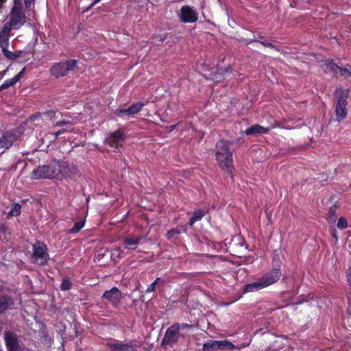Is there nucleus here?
I'll return each instance as SVG.
<instances>
[{
	"mask_svg": "<svg viewBox=\"0 0 351 351\" xmlns=\"http://www.w3.org/2000/svg\"><path fill=\"white\" fill-rule=\"evenodd\" d=\"M35 1L29 2L27 0H14L9 20L5 24L12 29H20L27 19L34 16Z\"/></svg>",
	"mask_w": 351,
	"mask_h": 351,
	"instance_id": "f257e3e1",
	"label": "nucleus"
},
{
	"mask_svg": "<svg viewBox=\"0 0 351 351\" xmlns=\"http://www.w3.org/2000/svg\"><path fill=\"white\" fill-rule=\"evenodd\" d=\"M281 276L282 272L279 267L272 268L258 280L245 285L243 292L250 293L260 291L278 282Z\"/></svg>",
	"mask_w": 351,
	"mask_h": 351,
	"instance_id": "f03ea898",
	"label": "nucleus"
},
{
	"mask_svg": "<svg viewBox=\"0 0 351 351\" xmlns=\"http://www.w3.org/2000/svg\"><path fill=\"white\" fill-rule=\"evenodd\" d=\"M193 328V325L189 324L176 323L169 326L162 339V345H168L172 347L180 337L189 336V330Z\"/></svg>",
	"mask_w": 351,
	"mask_h": 351,
	"instance_id": "7ed1b4c3",
	"label": "nucleus"
},
{
	"mask_svg": "<svg viewBox=\"0 0 351 351\" xmlns=\"http://www.w3.org/2000/svg\"><path fill=\"white\" fill-rule=\"evenodd\" d=\"M216 160L221 169L232 174L234 169L232 155L223 140L217 141L216 144Z\"/></svg>",
	"mask_w": 351,
	"mask_h": 351,
	"instance_id": "20e7f679",
	"label": "nucleus"
},
{
	"mask_svg": "<svg viewBox=\"0 0 351 351\" xmlns=\"http://www.w3.org/2000/svg\"><path fill=\"white\" fill-rule=\"evenodd\" d=\"M59 165V160H53L49 165L38 167L32 173L34 179L58 178L60 176V171L63 168Z\"/></svg>",
	"mask_w": 351,
	"mask_h": 351,
	"instance_id": "39448f33",
	"label": "nucleus"
},
{
	"mask_svg": "<svg viewBox=\"0 0 351 351\" xmlns=\"http://www.w3.org/2000/svg\"><path fill=\"white\" fill-rule=\"evenodd\" d=\"M335 95L337 97V101L335 105V117L338 122L345 119L348 115L347 99L348 97V90L342 88H337Z\"/></svg>",
	"mask_w": 351,
	"mask_h": 351,
	"instance_id": "423d86ee",
	"label": "nucleus"
},
{
	"mask_svg": "<svg viewBox=\"0 0 351 351\" xmlns=\"http://www.w3.org/2000/svg\"><path fill=\"white\" fill-rule=\"evenodd\" d=\"M77 60H68L65 62L54 63L50 69V74L56 78L64 77L77 68Z\"/></svg>",
	"mask_w": 351,
	"mask_h": 351,
	"instance_id": "0eeeda50",
	"label": "nucleus"
},
{
	"mask_svg": "<svg viewBox=\"0 0 351 351\" xmlns=\"http://www.w3.org/2000/svg\"><path fill=\"white\" fill-rule=\"evenodd\" d=\"M180 21L184 23H194L198 20V12L193 6L184 5L177 12Z\"/></svg>",
	"mask_w": 351,
	"mask_h": 351,
	"instance_id": "6e6552de",
	"label": "nucleus"
},
{
	"mask_svg": "<svg viewBox=\"0 0 351 351\" xmlns=\"http://www.w3.org/2000/svg\"><path fill=\"white\" fill-rule=\"evenodd\" d=\"M32 248V257L35 259V263L40 265H45L49 258V255L47 253V246L40 242H37L33 245Z\"/></svg>",
	"mask_w": 351,
	"mask_h": 351,
	"instance_id": "1a4fd4ad",
	"label": "nucleus"
},
{
	"mask_svg": "<svg viewBox=\"0 0 351 351\" xmlns=\"http://www.w3.org/2000/svg\"><path fill=\"white\" fill-rule=\"evenodd\" d=\"M124 140L125 135L123 132L117 130L110 133L109 136L106 138L105 142L110 147L118 149L122 146Z\"/></svg>",
	"mask_w": 351,
	"mask_h": 351,
	"instance_id": "9d476101",
	"label": "nucleus"
},
{
	"mask_svg": "<svg viewBox=\"0 0 351 351\" xmlns=\"http://www.w3.org/2000/svg\"><path fill=\"white\" fill-rule=\"evenodd\" d=\"M219 348H227L232 350L234 348V345L227 341H210L203 345V351H212Z\"/></svg>",
	"mask_w": 351,
	"mask_h": 351,
	"instance_id": "9b49d317",
	"label": "nucleus"
},
{
	"mask_svg": "<svg viewBox=\"0 0 351 351\" xmlns=\"http://www.w3.org/2000/svg\"><path fill=\"white\" fill-rule=\"evenodd\" d=\"M16 140V136L13 132H5L0 136V154L10 148Z\"/></svg>",
	"mask_w": 351,
	"mask_h": 351,
	"instance_id": "f8f14e48",
	"label": "nucleus"
},
{
	"mask_svg": "<svg viewBox=\"0 0 351 351\" xmlns=\"http://www.w3.org/2000/svg\"><path fill=\"white\" fill-rule=\"evenodd\" d=\"M102 298L108 301L113 306L116 307L120 303L121 293L118 288L114 287L111 289L106 291Z\"/></svg>",
	"mask_w": 351,
	"mask_h": 351,
	"instance_id": "ddd939ff",
	"label": "nucleus"
},
{
	"mask_svg": "<svg viewBox=\"0 0 351 351\" xmlns=\"http://www.w3.org/2000/svg\"><path fill=\"white\" fill-rule=\"evenodd\" d=\"M325 65L326 71L331 73L332 75H340L345 77H348L351 75V72L347 69L338 66L332 60H326Z\"/></svg>",
	"mask_w": 351,
	"mask_h": 351,
	"instance_id": "4468645a",
	"label": "nucleus"
},
{
	"mask_svg": "<svg viewBox=\"0 0 351 351\" xmlns=\"http://www.w3.org/2000/svg\"><path fill=\"white\" fill-rule=\"evenodd\" d=\"M5 342L8 351H19V341L18 336L12 332L5 333Z\"/></svg>",
	"mask_w": 351,
	"mask_h": 351,
	"instance_id": "2eb2a0df",
	"label": "nucleus"
},
{
	"mask_svg": "<svg viewBox=\"0 0 351 351\" xmlns=\"http://www.w3.org/2000/svg\"><path fill=\"white\" fill-rule=\"evenodd\" d=\"M106 345L112 351H138L132 344L119 341H109Z\"/></svg>",
	"mask_w": 351,
	"mask_h": 351,
	"instance_id": "dca6fc26",
	"label": "nucleus"
},
{
	"mask_svg": "<svg viewBox=\"0 0 351 351\" xmlns=\"http://www.w3.org/2000/svg\"><path fill=\"white\" fill-rule=\"evenodd\" d=\"M64 168H61L60 171L59 178H74L77 173V169L73 165H69L64 161L59 160V165H63Z\"/></svg>",
	"mask_w": 351,
	"mask_h": 351,
	"instance_id": "f3484780",
	"label": "nucleus"
},
{
	"mask_svg": "<svg viewBox=\"0 0 351 351\" xmlns=\"http://www.w3.org/2000/svg\"><path fill=\"white\" fill-rule=\"evenodd\" d=\"M12 30V29L11 28H10L8 25L4 24L2 29L0 32V47L1 49L8 47L9 40L11 36Z\"/></svg>",
	"mask_w": 351,
	"mask_h": 351,
	"instance_id": "a211bd4d",
	"label": "nucleus"
},
{
	"mask_svg": "<svg viewBox=\"0 0 351 351\" xmlns=\"http://www.w3.org/2000/svg\"><path fill=\"white\" fill-rule=\"evenodd\" d=\"M269 132L268 128H264L260 125L255 124L245 130V134L247 136L254 134H263Z\"/></svg>",
	"mask_w": 351,
	"mask_h": 351,
	"instance_id": "6ab92c4d",
	"label": "nucleus"
},
{
	"mask_svg": "<svg viewBox=\"0 0 351 351\" xmlns=\"http://www.w3.org/2000/svg\"><path fill=\"white\" fill-rule=\"evenodd\" d=\"M141 239L142 237H128L125 238L123 242L125 248L128 250H135Z\"/></svg>",
	"mask_w": 351,
	"mask_h": 351,
	"instance_id": "aec40b11",
	"label": "nucleus"
},
{
	"mask_svg": "<svg viewBox=\"0 0 351 351\" xmlns=\"http://www.w3.org/2000/svg\"><path fill=\"white\" fill-rule=\"evenodd\" d=\"M25 68H23L18 74H16L14 77L5 80L2 85L3 89L8 88L11 86L15 85L19 80L22 77L24 74Z\"/></svg>",
	"mask_w": 351,
	"mask_h": 351,
	"instance_id": "412c9836",
	"label": "nucleus"
},
{
	"mask_svg": "<svg viewBox=\"0 0 351 351\" xmlns=\"http://www.w3.org/2000/svg\"><path fill=\"white\" fill-rule=\"evenodd\" d=\"M13 304L11 297L4 295L0 297V314L4 313L10 306Z\"/></svg>",
	"mask_w": 351,
	"mask_h": 351,
	"instance_id": "4be33fe9",
	"label": "nucleus"
},
{
	"mask_svg": "<svg viewBox=\"0 0 351 351\" xmlns=\"http://www.w3.org/2000/svg\"><path fill=\"white\" fill-rule=\"evenodd\" d=\"M206 211L202 209H197L193 213V217L190 219L189 225L192 226L196 221L201 220L205 215Z\"/></svg>",
	"mask_w": 351,
	"mask_h": 351,
	"instance_id": "5701e85b",
	"label": "nucleus"
},
{
	"mask_svg": "<svg viewBox=\"0 0 351 351\" xmlns=\"http://www.w3.org/2000/svg\"><path fill=\"white\" fill-rule=\"evenodd\" d=\"M146 104V102H137L131 105L129 107L131 112V117H134L138 113Z\"/></svg>",
	"mask_w": 351,
	"mask_h": 351,
	"instance_id": "b1692460",
	"label": "nucleus"
},
{
	"mask_svg": "<svg viewBox=\"0 0 351 351\" xmlns=\"http://www.w3.org/2000/svg\"><path fill=\"white\" fill-rule=\"evenodd\" d=\"M1 50L4 56L9 60H16L20 56L21 53V51H17L15 52L10 51L8 49V47H5V49H1Z\"/></svg>",
	"mask_w": 351,
	"mask_h": 351,
	"instance_id": "393cba45",
	"label": "nucleus"
},
{
	"mask_svg": "<svg viewBox=\"0 0 351 351\" xmlns=\"http://www.w3.org/2000/svg\"><path fill=\"white\" fill-rule=\"evenodd\" d=\"M21 206L19 204L14 203L12 204L8 215L9 217H17L21 214Z\"/></svg>",
	"mask_w": 351,
	"mask_h": 351,
	"instance_id": "a878e982",
	"label": "nucleus"
},
{
	"mask_svg": "<svg viewBox=\"0 0 351 351\" xmlns=\"http://www.w3.org/2000/svg\"><path fill=\"white\" fill-rule=\"evenodd\" d=\"M165 284V281L162 280L160 278L158 277L155 279V280L151 283L146 289V293H152L156 289V286L163 285Z\"/></svg>",
	"mask_w": 351,
	"mask_h": 351,
	"instance_id": "bb28decb",
	"label": "nucleus"
},
{
	"mask_svg": "<svg viewBox=\"0 0 351 351\" xmlns=\"http://www.w3.org/2000/svg\"><path fill=\"white\" fill-rule=\"evenodd\" d=\"M85 222L84 221H77L75 223L74 226L69 230V233L75 234L80 232L84 226Z\"/></svg>",
	"mask_w": 351,
	"mask_h": 351,
	"instance_id": "cd10ccee",
	"label": "nucleus"
},
{
	"mask_svg": "<svg viewBox=\"0 0 351 351\" xmlns=\"http://www.w3.org/2000/svg\"><path fill=\"white\" fill-rule=\"evenodd\" d=\"M72 282L69 278H64L60 285V289L62 291H68L71 289Z\"/></svg>",
	"mask_w": 351,
	"mask_h": 351,
	"instance_id": "c85d7f7f",
	"label": "nucleus"
},
{
	"mask_svg": "<svg viewBox=\"0 0 351 351\" xmlns=\"http://www.w3.org/2000/svg\"><path fill=\"white\" fill-rule=\"evenodd\" d=\"M115 114L117 117H123L125 115L131 116V112L129 107L128 108L117 109L115 111Z\"/></svg>",
	"mask_w": 351,
	"mask_h": 351,
	"instance_id": "c756f323",
	"label": "nucleus"
},
{
	"mask_svg": "<svg viewBox=\"0 0 351 351\" xmlns=\"http://www.w3.org/2000/svg\"><path fill=\"white\" fill-rule=\"evenodd\" d=\"M337 228L339 229H345L348 227L347 220L344 217H340L338 220Z\"/></svg>",
	"mask_w": 351,
	"mask_h": 351,
	"instance_id": "7c9ffc66",
	"label": "nucleus"
},
{
	"mask_svg": "<svg viewBox=\"0 0 351 351\" xmlns=\"http://www.w3.org/2000/svg\"><path fill=\"white\" fill-rule=\"evenodd\" d=\"M180 230H178V229H171L170 230H169L167 233V239H172L175 235H177V234H180Z\"/></svg>",
	"mask_w": 351,
	"mask_h": 351,
	"instance_id": "2f4dec72",
	"label": "nucleus"
},
{
	"mask_svg": "<svg viewBox=\"0 0 351 351\" xmlns=\"http://www.w3.org/2000/svg\"><path fill=\"white\" fill-rule=\"evenodd\" d=\"M69 124H71V121L64 119V120L59 121L54 123L53 126L54 127H60V126H63V125H69Z\"/></svg>",
	"mask_w": 351,
	"mask_h": 351,
	"instance_id": "473e14b6",
	"label": "nucleus"
},
{
	"mask_svg": "<svg viewBox=\"0 0 351 351\" xmlns=\"http://www.w3.org/2000/svg\"><path fill=\"white\" fill-rule=\"evenodd\" d=\"M335 212V208L331 207L330 209V215L329 217V220L330 221H335L336 220L337 216L334 214Z\"/></svg>",
	"mask_w": 351,
	"mask_h": 351,
	"instance_id": "72a5a7b5",
	"label": "nucleus"
},
{
	"mask_svg": "<svg viewBox=\"0 0 351 351\" xmlns=\"http://www.w3.org/2000/svg\"><path fill=\"white\" fill-rule=\"evenodd\" d=\"M6 230L7 226L3 223L0 224V238H1V234H4Z\"/></svg>",
	"mask_w": 351,
	"mask_h": 351,
	"instance_id": "f704fd0d",
	"label": "nucleus"
},
{
	"mask_svg": "<svg viewBox=\"0 0 351 351\" xmlns=\"http://www.w3.org/2000/svg\"><path fill=\"white\" fill-rule=\"evenodd\" d=\"M65 132V130H60L54 134V138L56 139L60 135L63 134Z\"/></svg>",
	"mask_w": 351,
	"mask_h": 351,
	"instance_id": "c9c22d12",
	"label": "nucleus"
},
{
	"mask_svg": "<svg viewBox=\"0 0 351 351\" xmlns=\"http://www.w3.org/2000/svg\"><path fill=\"white\" fill-rule=\"evenodd\" d=\"M348 282L349 285L351 286V267L348 269Z\"/></svg>",
	"mask_w": 351,
	"mask_h": 351,
	"instance_id": "e433bc0d",
	"label": "nucleus"
},
{
	"mask_svg": "<svg viewBox=\"0 0 351 351\" xmlns=\"http://www.w3.org/2000/svg\"><path fill=\"white\" fill-rule=\"evenodd\" d=\"M261 43H262L264 46L273 47L272 44H271V43H269V42H261Z\"/></svg>",
	"mask_w": 351,
	"mask_h": 351,
	"instance_id": "4c0bfd02",
	"label": "nucleus"
},
{
	"mask_svg": "<svg viewBox=\"0 0 351 351\" xmlns=\"http://www.w3.org/2000/svg\"><path fill=\"white\" fill-rule=\"evenodd\" d=\"M5 73H6V70L3 71V72H0V79H2Z\"/></svg>",
	"mask_w": 351,
	"mask_h": 351,
	"instance_id": "58836bf2",
	"label": "nucleus"
},
{
	"mask_svg": "<svg viewBox=\"0 0 351 351\" xmlns=\"http://www.w3.org/2000/svg\"><path fill=\"white\" fill-rule=\"evenodd\" d=\"M4 90V89H3V86H2V85H1V86H0V92H1V90Z\"/></svg>",
	"mask_w": 351,
	"mask_h": 351,
	"instance_id": "ea45409f",
	"label": "nucleus"
},
{
	"mask_svg": "<svg viewBox=\"0 0 351 351\" xmlns=\"http://www.w3.org/2000/svg\"><path fill=\"white\" fill-rule=\"evenodd\" d=\"M32 0H27V1H29V2H32Z\"/></svg>",
	"mask_w": 351,
	"mask_h": 351,
	"instance_id": "a19ab883",
	"label": "nucleus"
}]
</instances>
